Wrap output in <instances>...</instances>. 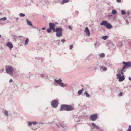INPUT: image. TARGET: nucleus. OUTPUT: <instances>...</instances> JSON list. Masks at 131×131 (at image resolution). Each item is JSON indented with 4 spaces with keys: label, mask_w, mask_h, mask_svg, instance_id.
<instances>
[{
    "label": "nucleus",
    "mask_w": 131,
    "mask_h": 131,
    "mask_svg": "<svg viewBox=\"0 0 131 131\" xmlns=\"http://www.w3.org/2000/svg\"><path fill=\"white\" fill-rule=\"evenodd\" d=\"M121 13L122 15H124L125 14L126 12L124 10H122L121 11Z\"/></svg>",
    "instance_id": "7c9ffc66"
},
{
    "label": "nucleus",
    "mask_w": 131,
    "mask_h": 131,
    "mask_svg": "<svg viewBox=\"0 0 131 131\" xmlns=\"http://www.w3.org/2000/svg\"><path fill=\"white\" fill-rule=\"evenodd\" d=\"M92 125L93 127V128L92 129V130L93 129L96 128L97 129H99V127L98 126L96 125L94 123H92Z\"/></svg>",
    "instance_id": "9d476101"
},
{
    "label": "nucleus",
    "mask_w": 131,
    "mask_h": 131,
    "mask_svg": "<svg viewBox=\"0 0 131 131\" xmlns=\"http://www.w3.org/2000/svg\"><path fill=\"white\" fill-rule=\"evenodd\" d=\"M117 13V11L114 9L112 10V13L113 15L116 14Z\"/></svg>",
    "instance_id": "4be33fe9"
},
{
    "label": "nucleus",
    "mask_w": 131,
    "mask_h": 131,
    "mask_svg": "<svg viewBox=\"0 0 131 131\" xmlns=\"http://www.w3.org/2000/svg\"><path fill=\"white\" fill-rule=\"evenodd\" d=\"M94 46L96 47H97L99 46V44L98 42H96Z\"/></svg>",
    "instance_id": "c85d7f7f"
},
{
    "label": "nucleus",
    "mask_w": 131,
    "mask_h": 131,
    "mask_svg": "<svg viewBox=\"0 0 131 131\" xmlns=\"http://www.w3.org/2000/svg\"><path fill=\"white\" fill-rule=\"evenodd\" d=\"M29 41V39L28 38H27L25 41V45H27L28 44V42Z\"/></svg>",
    "instance_id": "aec40b11"
},
{
    "label": "nucleus",
    "mask_w": 131,
    "mask_h": 131,
    "mask_svg": "<svg viewBox=\"0 0 131 131\" xmlns=\"http://www.w3.org/2000/svg\"><path fill=\"white\" fill-rule=\"evenodd\" d=\"M20 16L21 17H23L25 16V14L22 13H20L19 14Z\"/></svg>",
    "instance_id": "c756f323"
},
{
    "label": "nucleus",
    "mask_w": 131,
    "mask_h": 131,
    "mask_svg": "<svg viewBox=\"0 0 131 131\" xmlns=\"http://www.w3.org/2000/svg\"><path fill=\"white\" fill-rule=\"evenodd\" d=\"M84 31L88 36H89L90 35V33L88 27H86Z\"/></svg>",
    "instance_id": "9b49d317"
},
{
    "label": "nucleus",
    "mask_w": 131,
    "mask_h": 131,
    "mask_svg": "<svg viewBox=\"0 0 131 131\" xmlns=\"http://www.w3.org/2000/svg\"><path fill=\"white\" fill-rule=\"evenodd\" d=\"M60 41V40H57L56 41V42H58V45H60V43H59Z\"/></svg>",
    "instance_id": "ea45409f"
},
{
    "label": "nucleus",
    "mask_w": 131,
    "mask_h": 131,
    "mask_svg": "<svg viewBox=\"0 0 131 131\" xmlns=\"http://www.w3.org/2000/svg\"><path fill=\"white\" fill-rule=\"evenodd\" d=\"M26 20L27 24L28 25L30 26H32V23L31 21H28L27 19Z\"/></svg>",
    "instance_id": "f3484780"
},
{
    "label": "nucleus",
    "mask_w": 131,
    "mask_h": 131,
    "mask_svg": "<svg viewBox=\"0 0 131 131\" xmlns=\"http://www.w3.org/2000/svg\"><path fill=\"white\" fill-rule=\"evenodd\" d=\"M49 25L50 28L52 29L53 31V30H55V25L54 23H49Z\"/></svg>",
    "instance_id": "6e6552de"
},
{
    "label": "nucleus",
    "mask_w": 131,
    "mask_h": 131,
    "mask_svg": "<svg viewBox=\"0 0 131 131\" xmlns=\"http://www.w3.org/2000/svg\"><path fill=\"white\" fill-rule=\"evenodd\" d=\"M74 109V108L71 105L67 104H62L61 106L60 110L61 111L64 110L68 111H72Z\"/></svg>",
    "instance_id": "f257e3e1"
},
{
    "label": "nucleus",
    "mask_w": 131,
    "mask_h": 131,
    "mask_svg": "<svg viewBox=\"0 0 131 131\" xmlns=\"http://www.w3.org/2000/svg\"><path fill=\"white\" fill-rule=\"evenodd\" d=\"M83 89L82 88V89L79 90L78 92V94L79 95H81L82 93V92L83 91Z\"/></svg>",
    "instance_id": "2eb2a0df"
},
{
    "label": "nucleus",
    "mask_w": 131,
    "mask_h": 131,
    "mask_svg": "<svg viewBox=\"0 0 131 131\" xmlns=\"http://www.w3.org/2000/svg\"><path fill=\"white\" fill-rule=\"evenodd\" d=\"M127 131H131V125H129Z\"/></svg>",
    "instance_id": "2f4dec72"
},
{
    "label": "nucleus",
    "mask_w": 131,
    "mask_h": 131,
    "mask_svg": "<svg viewBox=\"0 0 131 131\" xmlns=\"http://www.w3.org/2000/svg\"><path fill=\"white\" fill-rule=\"evenodd\" d=\"M55 82L58 84L60 85L61 83L62 82V80L60 78H59L58 80H57L56 79L54 80Z\"/></svg>",
    "instance_id": "ddd939ff"
},
{
    "label": "nucleus",
    "mask_w": 131,
    "mask_h": 131,
    "mask_svg": "<svg viewBox=\"0 0 131 131\" xmlns=\"http://www.w3.org/2000/svg\"><path fill=\"white\" fill-rule=\"evenodd\" d=\"M58 102L56 100H53L51 102V105L54 108H56L58 106Z\"/></svg>",
    "instance_id": "39448f33"
},
{
    "label": "nucleus",
    "mask_w": 131,
    "mask_h": 131,
    "mask_svg": "<svg viewBox=\"0 0 131 131\" xmlns=\"http://www.w3.org/2000/svg\"><path fill=\"white\" fill-rule=\"evenodd\" d=\"M116 76L117 79H118V81L119 82H122L125 79L124 75H122V76H121L120 74H116Z\"/></svg>",
    "instance_id": "423d86ee"
},
{
    "label": "nucleus",
    "mask_w": 131,
    "mask_h": 131,
    "mask_svg": "<svg viewBox=\"0 0 131 131\" xmlns=\"http://www.w3.org/2000/svg\"><path fill=\"white\" fill-rule=\"evenodd\" d=\"M120 73H121V74L122 75H123L124 74V72L122 71V70H121V72H120Z\"/></svg>",
    "instance_id": "a19ab883"
},
{
    "label": "nucleus",
    "mask_w": 131,
    "mask_h": 131,
    "mask_svg": "<svg viewBox=\"0 0 131 131\" xmlns=\"http://www.w3.org/2000/svg\"><path fill=\"white\" fill-rule=\"evenodd\" d=\"M37 30H39V31H40L41 30V29L40 28H37Z\"/></svg>",
    "instance_id": "de8ad7c7"
},
{
    "label": "nucleus",
    "mask_w": 131,
    "mask_h": 131,
    "mask_svg": "<svg viewBox=\"0 0 131 131\" xmlns=\"http://www.w3.org/2000/svg\"><path fill=\"white\" fill-rule=\"evenodd\" d=\"M121 70H122V71L123 72H125L126 71V70H125V69L123 70V69H122Z\"/></svg>",
    "instance_id": "49530a36"
},
{
    "label": "nucleus",
    "mask_w": 131,
    "mask_h": 131,
    "mask_svg": "<svg viewBox=\"0 0 131 131\" xmlns=\"http://www.w3.org/2000/svg\"><path fill=\"white\" fill-rule=\"evenodd\" d=\"M1 35H0V38H1Z\"/></svg>",
    "instance_id": "bf43d9fd"
},
{
    "label": "nucleus",
    "mask_w": 131,
    "mask_h": 131,
    "mask_svg": "<svg viewBox=\"0 0 131 131\" xmlns=\"http://www.w3.org/2000/svg\"><path fill=\"white\" fill-rule=\"evenodd\" d=\"M128 78L129 80L131 81V78L130 77H129Z\"/></svg>",
    "instance_id": "8fccbe9b"
},
{
    "label": "nucleus",
    "mask_w": 131,
    "mask_h": 131,
    "mask_svg": "<svg viewBox=\"0 0 131 131\" xmlns=\"http://www.w3.org/2000/svg\"><path fill=\"white\" fill-rule=\"evenodd\" d=\"M100 25H104L108 29H110L112 28V25L110 23H108L106 21H102L100 23Z\"/></svg>",
    "instance_id": "7ed1b4c3"
},
{
    "label": "nucleus",
    "mask_w": 131,
    "mask_h": 131,
    "mask_svg": "<svg viewBox=\"0 0 131 131\" xmlns=\"http://www.w3.org/2000/svg\"><path fill=\"white\" fill-rule=\"evenodd\" d=\"M126 65L127 67H131V62H127V64Z\"/></svg>",
    "instance_id": "412c9836"
},
{
    "label": "nucleus",
    "mask_w": 131,
    "mask_h": 131,
    "mask_svg": "<svg viewBox=\"0 0 131 131\" xmlns=\"http://www.w3.org/2000/svg\"><path fill=\"white\" fill-rule=\"evenodd\" d=\"M60 85L62 87H66L67 84H64L62 82L60 84Z\"/></svg>",
    "instance_id": "a211bd4d"
},
{
    "label": "nucleus",
    "mask_w": 131,
    "mask_h": 131,
    "mask_svg": "<svg viewBox=\"0 0 131 131\" xmlns=\"http://www.w3.org/2000/svg\"><path fill=\"white\" fill-rule=\"evenodd\" d=\"M7 19V18L6 17H4L3 18H1L0 19V20H3V21H5V20H6Z\"/></svg>",
    "instance_id": "5701e85b"
},
{
    "label": "nucleus",
    "mask_w": 131,
    "mask_h": 131,
    "mask_svg": "<svg viewBox=\"0 0 131 131\" xmlns=\"http://www.w3.org/2000/svg\"><path fill=\"white\" fill-rule=\"evenodd\" d=\"M41 2L43 5H44L45 4V0H42L41 1Z\"/></svg>",
    "instance_id": "72a5a7b5"
},
{
    "label": "nucleus",
    "mask_w": 131,
    "mask_h": 131,
    "mask_svg": "<svg viewBox=\"0 0 131 131\" xmlns=\"http://www.w3.org/2000/svg\"><path fill=\"white\" fill-rule=\"evenodd\" d=\"M39 123L38 122L36 121H29L28 122V126H31L32 124L35 125Z\"/></svg>",
    "instance_id": "1a4fd4ad"
},
{
    "label": "nucleus",
    "mask_w": 131,
    "mask_h": 131,
    "mask_svg": "<svg viewBox=\"0 0 131 131\" xmlns=\"http://www.w3.org/2000/svg\"><path fill=\"white\" fill-rule=\"evenodd\" d=\"M34 27V28H36L35 27Z\"/></svg>",
    "instance_id": "e2e57ef3"
},
{
    "label": "nucleus",
    "mask_w": 131,
    "mask_h": 131,
    "mask_svg": "<svg viewBox=\"0 0 131 131\" xmlns=\"http://www.w3.org/2000/svg\"><path fill=\"white\" fill-rule=\"evenodd\" d=\"M14 56L15 57H16V56L15 55Z\"/></svg>",
    "instance_id": "052dcab7"
},
{
    "label": "nucleus",
    "mask_w": 131,
    "mask_h": 131,
    "mask_svg": "<svg viewBox=\"0 0 131 131\" xmlns=\"http://www.w3.org/2000/svg\"><path fill=\"white\" fill-rule=\"evenodd\" d=\"M40 76L42 78H43L45 79H47V78L43 74H40Z\"/></svg>",
    "instance_id": "b1692460"
},
{
    "label": "nucleus",
    "mask_w": 131,
    "mask_h": 131,
    "mask_svg": "<svg viewBox=\"0 0 131 131\" xmlns=\"http://www.w3.org/2000/svg\"><path fill=\"white\" fill-rule=\"evenodd\" d=\"M68 28L70 29H72V28L71 26H70L69 25L68 26Z\"/></svg>",
    "instance_id": "a18cd8bd"
},
{
    "label": "nucleus",
    "mask_w": 131,
    "mask_h": 131,
    "mask_svg": "<svg viewBox=\"0 0 131 131\" xmlns=\"http://www.w3.org/2000/svg\"><path fill=\"white\" fill-rule=\"evenodd\" d=\"M123 94V93L122 92H121L119 94V95L120 96H122V94Z\"/></svg>",
    "instance_id": "c03bdc74"
},
{
    "label": "nucleus",
    "mask_w": 131,
    "mask_h": 131,
    "mask_svg": "<svg viewBox=\"0 0 131 131\" xmlns=\"http://www.w3.org/2000/svg\"><path fill=\"white\" fill-rule=\"evenodd\" d=\"M3 113L7 117H8L9 116V114L8 112L6 110H5L4 111Z\"/></svg>",
    "instance_id": "4468645a"
},
{
    "label": "nucleus",
    "mask_w": 131,
    "mask_h": 131,
    "mask_svg": "<svg viewBox=\"0 0 131 131\" xmlns=\"http://www.w3.org/2000/svg\"><path fill=\"white\" fill-rule=\"evenodd\" d=\"M7 46L9 47L10 50L13 46V45L10 42H9L7 43Z\"/></svg>",
    "instance_id": "f8f14e48"
},
{
    "label": "nucleus",
    "mask_w": 131,
    "mask_h": 131,
    "mask_svg": "<svg viewBox=\"0 0 131 131\" xmlns=\"http://www.w3.org/2000/svg\"><path fill=\"white\" fill-rule=\"evenodd\" d=\"M66 41V40L64 39H62L61 40V41L63 43H64Z\"/></svg>",
    "instance_id": "4c0bfd02"
},
{
    "label": "nucleus",
    "mask_w": 131,
    "mask_h": 131,
    "mask_svg": "<svg viewBox=\"0 0 131 131\" xmlns=\"http://www.w3.org/2000/svg\"><path fill=\"white\" fill-rule=\"evenodd\" d=\"M53 31L56 32V36L57 37H60L62 35L63 29L61 28H56Z\"/></svg>",
    "instance_id": "f03ea898"
},
{
    "label": "nucleus",
    "mask_w": 131,
    "mask_h": 131,
    "mask_svg": "<svg viewBox=\"0 0 131 131\" xmlns=\"http://www.w3.org/2000/svg\"><path fill=\"white\" fill-rule=\"evenodd\" d=\"M56 125L59 128L60 127H63V126L61 124V123L60 122H59L57 124H56Z\"/></svg>",
    "instance_id": "dca6fc26"
},
{
    "label": "nucleus",
    "mask_w": 131,
    "mask_h": 131,
    "mask_svg": "<svg viewBox=\"0 0 131 131\" xmlns=\"http://www.w3.org/2000/svg\"><path fill=\"white\" fill-rule=\"evenodd\" d=\"M105 54L104 53H102L100 55V57H105Z\"/></svg>",
    "instance_id": "cd10ccee"
},
{
    "label": "nucleus",
    "mask_w": 131,
    "mask_h": 131,
    "mask_svg": "<svg viewBox=\"0 0 131 131\" xmlns=\"http://www.w3.org/2000/svg\"><path fill=\"white\" fill-rule=\"evenodd\" d=\"M52 29L50 28H48L47 30V32L48 33H50L51 32V30Z\"/></svg>",
    "instance_id": "a878e982"
},
{
    "label": "nucleus",
    "mask_w": 131,
    "mask_h": 131,
    "mask_svg": "<svg viewBox=\"0 0 131 131\" xmlns=\"http://www.w3.org/2000/svg\"><path fill=\"white\" fill-rule=\"evenodd\" d=\"M84 94L85 95L86 97L88 98L90 97V95L87 93V91H86L84 92Z\"/></svg>",
    "instance_id": "6ab92c4d"
},
{
    "label": "nucleus",
    "mask_w": 131,
    "mask_h": 131,
    "mask_svg": "<svg viewBox=\"0 0 131 131\" xmlns=\"http://www.w3.org/2000/svg\"><path fill=\"white\" fill-rule=\"evenodd\" d=\"M117 2L119 3L121 1V0H116Z\"/></svg>",
    "instance_id": "09e8293b"
},
{
    "label": "nucleus",
    "mask_w": 131,
    "mask_h": 131,
    "mask_svg": "<svg viewBox=\"0 0 131 131\" xmlns=\"http://www.w3.org/2000/svg\"><path fill=\"white\" fill-rule=\"evenodd\" d=\"M127 13L128 15H129V11H128L127 12Z\"/></svg>",
    "instance_id": "6e6d98bb"
},
{
    "label": "nucleus",
    "mask_w": 131,
    "mask_h": 131,
    "mask_svg": "<svg viewBox=\"0 0 131 131\" xmlns=\"http://www.w3.org/2000/svg\"><path fill=\"white\" fill-rule=\"evenodd\" d=\"M108 37L107 36H103L102 37V38L104 40H105L108 38Z\"/></svg>",
    "instance_id": "bb28decb"
},
{
    "label": "nucleus",
    "mask_w": 131,
    "mask_h": 131,
    "mask_svg": "<svg viewBox=\"0 0 131 131\" xmlns=\"http://www.w3.org/2000/svg\"><path fill=\"white\" fill-rule=\"evenodd\" d=\"M12 79H10V80H9V82L10 83V82H12Z\"/></svg>",
    "instance_id": "603ef678"
},
{
    "label": "nucleus",
    "mask_w": 131,
    "mask_h": 131,
    "mask_svg": "<svg viewBox=\"0 0 131 131\" xmlns=\"http://www.w3.org/2000/svg\"><path fill=\"white\" fill-rule=\"evenodd\" d=\"M127 62H123V63L124 64V65H125V64H126Z\"/></svg>",
    "instance_id": "79ce46f5"
},
{
    "label": "nucleus",
    "mask_w": 131,
    "mask_h": 131,
    "mask_svg": "<svg viewBox=\"0 0 131 131\" xmlns=\"http://www.w3.org/2000/svg\"><path fill=\"white\" fill-rule=\"evenodd\" d=\"M97 118L98 115L96 114H93L90 116V119L92 121H95L97 119Z\"/></svg>",
    "instance_id": "0eeeda50"
},
{
    "label": "nucleus",
    "mask_w": 131,
    "mask_h": 131,
    "mask_svg": "<svg viewBox=\"0 0 131 131\" xmlns=\"http://www.w3.org/2000/svg\"><path fill=\"white\" fill-rule=\"evenodd\" d=\"M99 131H103V130H102V129H100V128H99Z\"/></svg>",
    "instance_id": "3c124183"
},
{
    "label": "nucleus",
    "mask_w": 131,
    "mask_h": 131,
    "mask_svg": "<svg viewBox=\"0 0 131 131\" xmlns=\"http://www.w3.org/2000/svg\"><path fill=\"white\" fill-rule=\"evenodd\" d=\"M126 23L127 24H128V21L127 20H126Z\"/></svg>",
    "instance_id": "864d4df0"
},
{
    "label": "nucleus",
    "mask_w": 131,
    "mask_h": 131,
    "mask_svg": "<svg viewBox=\"0 0 131 131\" xmlns=\"http://www.w3.org/2000/svg\"><path fill=\"white\" fill-rule=\"evenodd\" d=\"M45 29V27H44L42 28V29L43 30H44Z\"/></svg>",
    "instance_id": "5fc2aeb1"
},
{
    "label": "nucleus",
    "mask_w": 131,
    "mask_h": 131,
    "mask_svg": "<svg viewBox=\"0 0 131 131\" xmlns=\"http://www.w3.org/2000/svg\"><path fill=\"white\" fill-rule=\"evenodd\" d=\"M4 70V69L3 68H2L1 70H0V73H2Z\"/></svg>",
    "instance_id": "58836bf2"
},
{
    "label": "nucleus",
    "mask_w": 131,
    "mask_h": 131,
    "mask_svg": "<svg viewBox=\"0 0 131 131\" xmlns=\"http://www.w3.org/2000/svg\"><path fill=\"white\" fill-rule=\"evenodd\" d=\"M89 58H86V60H85V62L87 63H88L89 62Z\"/></svg>",
    "instance_id": "c9c22d12"
},
{
    "label": "nucleus",
    "mask_w": 131,
    "mask_h": 131,
    "mask_svg": "<svg viewBox=\"0 0 131 131\" xmlns=\"http://www.w3.org/2000/svg\"><path fill=\"white\" fill-rule=\"evenodd\" d=\"M6 71L7 73L12 76L13 74L14 69L13 68L10 66H6Z\"/></svg>",
    "instance_id": "20e7f679"
},
{
    "label": "nucleus",
    "mask_w": 131,
    "mask_h": 131,
    "mask_svg": "<svg viewBox=\"0 0 131 131\" xmlns=\"http://www.w3.org/2000/svg\"><path fill=\"white\" fill-rule=\"evenodd\" d=\"M22 37V36H19L18 37H19V38H20V37Z\"/></svg>",
    "instance_id": "4d7b16f0"
},
{
    "label": "nucleus",
    "mask_w": 131,
    "mask_h": 131,
    "mask_svg": "<svg viewBox=\"0 0 131 131\" xmlns=\"http://www.w3.org/2000/svg\"><path fill=\"white\" fill-rule=\"evenodd\" d=\"M73 47V45L72 44L71 45H70L69 49H71Z\"/></svg>",
    "instance_id": "f704fd0d"
},
{
    "label": "nucleus",
    "mask_w": 131,
    "mask_h": 131,
    "mask_svg": "<svg viewBox=\"0 0 131 131\" xmlns=\"http://www.w3.org/2000/svg\"><path fill=\"white\" fill-rule=\"evenodd\" d=\"M126 64H125V65H124L123 66V68H122V69H123H123H125V68L126 67Z\"/></svg>",
    "instance_id": "e433bc0d"
},
{
    "label": "nucleus",
    "mask_w": 131,
    "mask_h": 131,
    "mask_svg": "<svg viewBox=\"0 0 131 131\" xmlns=\"http://www.w3.org/2000/svg\"><path fill=\"white\" fill-rule=\"evenodd\" d=\"M107 69V68L105 67H103V70L104 71H106Z\"/></svg>",
    "instance_id": "473e14b6"
},
{
    "label": "nucleus",
    "mask_w": 131,
    "mask_h": 131,
    "mask_svg": "<svg viewBox=\"0 0 131 131\" xmlns=\"http://www.w3.org/2000/svg\"><path fill=\"white\" fill-rule=\"evenodd\" d=\"M16 19H17V20H18V19H19V18H16Z\"/></svg>",
    "instance_id": "13d9d810"
},
{
    "label": "nucleus",
    "mask_w": 131,
    "mask_h": 131,
    "mask_svg": "<svg viewBox=\"0 0 131 131\" xmlns=\"http://www.w3.org/2000/svg\"><path fill=\"white\" fill-rule=\"evenodd\" d=\"M36 130V129H34V130Z\"/></svg>",
    "instance_id": "680f3d73"
},
{
    "label": "nucleus",
    "mask_w": 131,
    "mask_h": 131,
    "mask_svg": "<svg viewBox=\"0 0 131 131\" xmlns=\"http://www.w3.org/2000/svg\"><path fill=\"white\" fill-rule=\"evenodd\" d=\"M69 1V0H63L62 1L61 4H62L63 3H67Z\"/></svg>",
    "instance_id": "393cba45"
},
{
    "label": "nucleus",
    "mask_w": 131,
    "mask_h": 131,
    "mask_svg": "<svg viewBox=\"0 0 131 131\" xmlns=\"http://www.w3.org/2000/svg\"><path fill=\"white\" fill-rule=\"evenodd\" d=\"M39 123L38 124H41L42 125H43L44 124V123H42V122H39L38 123Z\"/></svg>",
    "instance_id": "37998d69"
}]
</instances>
